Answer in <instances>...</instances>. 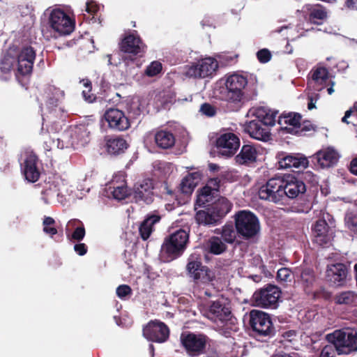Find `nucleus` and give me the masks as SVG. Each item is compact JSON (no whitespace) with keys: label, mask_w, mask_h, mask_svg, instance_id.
<instances>
[{"label":"nucleus","mask_w":357,"mask_h":357,"mask_svg":"<svg viewBox=\"0 0 357 357\" xmlns=\"http://www.w3.org/2000/svg\"><path fill=\"white\" fill-rule=\"evenodd\" d=\"M222 81V85L215 88L214 94L218 99L226 102L229 111H239L247 102L257 96L256 91L253 92L252 96L246 94L245 89L248 85V79L241 74H227Z\"/></svg>","instance_id":"obj_1"},{"label":"nucleus","mask_w":357,"mask_h":357,"mask_svg":"<svg viewBox=\"0 0 357 357\" xmlns=\"http://www.w3.org/2000/svg\"><path fill=\"white\" fill-rule=\"evenodd\" d=\"M189 241L188 233L178 229L165 238L162 244L160 259L163 262H170L183 255Z\"/></svg>","instance_id":"obj_2"},{"label":"nucleus","mask_w":357,"mask_h":357,"mask_svg":"<svg viewBox=\"0 0 357 357\" xmlns=\"http://www.w3.org/2000/svg\"><path fill=\"white\" fill-rule=\"evenodd\" d=\"M231 208V204L225 197H219L208 205L205 210L197 212L196 221L199 225H214L227 214Z\"/></svg>","instance_id":"obj_3"},{"label":"nucleus","mask_w":357,"mask_h":357,"mask_svg":"<svg viewBox=\"0 0 357 357\" xmlns=\"http://www.w3.org/2000/svg\"><path fill=\"white\" fill-rule=\"evenodd\" d=\"M328 343L335 345L337 353L349 354L357 351V331L354 329L344 328L336 330L326 335Z\"/></svg>","instance_id":"obj_4"},{"label":"nucleus","mask_w":357,"mask_h":357,"mask_svg":"<svg viewBox=\"0 0 357 357\" xmlns=\"http://www.w3.org/2000/svg\"><path fill=\"white\" fill-rule=\"evenodd\" d=\"M186 269L188 275L194 279L196 285L200 287L202 284L211 286V282L215 278L214 273L207 267L202 266L199 255L193 253L188 259Z\"/></svg>","instance_id":"obj_5"},{"label":"nucleus","mask_w":357,"mask_h":357,"mask_svg":"<svg viewBox=\"0 0 357 357\" xmlns=\"http://www.w3.org/2000/svg\"><path fill=\"white\" fill-rule=\"evenodd\" d=\"M235 227L237 233L245 239L255 237L260 231L259 219L248 211H241L236 214Z\"/></svg>","instance_id":"obj_6"},{"label":"nucleus","mask_w":357,"mask_h":357,"mask_svg":"<svg viewBox=\"0 0 357 357\" xmlns=\"http://www.w3.org/2000/svg\"><path fill=\"white\" fill-rule=\"evenodd\" d=\"M218 68V61L212 57H206L185 67V75L195 79L212 78Z\"/></svg>","instance_id":"obj_7"},{"label":"nucleus","mask_w":357,"mask_h":357,"mask_svg":"<svg viewBox=\"0 0 357 357\" xmlns=\"http://www.w3.org/2000/svg\"><path fill=\"white\" fill-rule=\"evenodd\" d=\"M280 295L281 291L278 287L268 284L253 294L252 302L257 307L275 308L278 306Z\"/></svg>","instance_id":"obj_8"},{"label":"nucleus","mask_w":357,"mask_h":357,"mask_svg":"<svg viewBox=\"0 0 357 357\" xmlns=\"http://www.w3.org/2000/svg\"><path fill=\"white\" fill-rule=\"evenodd\" d=\"M49 24L54 31V37L69 35L75 28L71 18L62 10L54 9L50 14Z\"/></svg>","instance_id":"obj_9"},{"label":"nucleus","mask_w":357,"mask_h":357,"mask_svg":"<svg viewBox=\"0 0 357 357\" xmlns=\"http://www.w3.org/2000/svg\"><path fill=\"white\" fill-rule=\"evenodd\" d=\"M282 184V176L268 179L259 189L258 195L259 199L283 204Z\"/></svg>","instance_id":"obj_10"},{"label":"nucleus","mask_w":357,"mask_h":357,"mask_svg":"<svg viewBox=\"0 0 357 357\" xmlns=\"http://www.w3.org/2000/svg\"><path fill=\"white\" fill-rule=\"evenodd\" d=\"M64 91L60 89L50 85L46 87L44 98L47 109L52 117L62 119L64 117V109L59 107V104L64 99Z\"/></svg>","instance_id":"obj_11"},{"label":"nucleus","mask_w":357,"mask_h":357,"mask_svg":"<svg viewBox=\"0 0 357 357\" xmlns=\"http://www.w3.org/2000/svg\"><path fill=\"white\" fill-rule=\"evenodd\" d=\"M349 277V267L343 263L327 265L325 280L332 287H340L346 285Z\"/></svg>","instance_id":"obj_12"},{"label":"nucleus","mask_w":357,"mask_h":357,"mask_svg":"<svg viewBox=\"0 0 357 357\" xmlns=\"http://www.w3.org/2000/svg\"><path fill=\"white\" fill-rule=\"evenodd\" d=\"M250 324L257 337L269 336L273 331V323L269 315L259 310H252L250 313Z\"/></svg>","instance_id":"obj_13"},{"label":"nucleus","mask_w":357,"mask_h":357,"mask_svg":"<svg viewBox=\"0 0 357 357\" xmlns=\"http://www.w3.org/2000/svg\"><path fill=\"white\" fill-rule=\"evenodd\" d=\"M201 312L212 321L221 323L227 321L231 314L229 307L222 300H217L203 306Z\"/></svg>","instance_id":"obj_14"},{"label":"nucleus","mask_w":357,"mask_h":357,"mask_svg":"<svg viewBox=\"0 0 357 357\" xmlns=\"http://www.w3.org/2000/svg\"><path fill=\"white\" fill-rule=\"evenodd\" d=\"M89 132L84 125L71 127L63 133L62 140L63 141L68 138H71L72 140H68L65 144L61 145V146H72L76 149L79 146H84L89 142Z\"/></svg>","instance_id":"obj_15"},{"label":"nucleus","mask_w":357,"mask_h":357,"mask_svg":"<svg viewBox=\"0 0 357 357\" xmlns=\"http://www.w3.org/2000/svg\"><path fill=\"white\" fill-rule=\"evenodd\" d=\"M240 146L238 137L233 132L221 134L216 139L218 153L226 157L234 155Z\"/></svg>","instance_id":"obj_16"},{"label":"nucleus","mask_w":357,"mask_h":357,"mask_svg":"<svg viewBox=\"0 0 357 357\" xmlns=\"http://www.w3.org/2000/svg\"><path fill=\"white\" fill-rule=\"evenodd\" d=\"M282 197L283 204L287 199H295L300 194L305 192L306 188L305 183L296 178L294 176L288 174L282 176Z\"/></svg>","instance_id":"obj_17"},{"label":"nucleus","mask_w":357,"mask_h":357,"mask_svg":"<svg viewBox=\"0 0 357 357\" xmlns=\"http://www.w3.org/2000/svg\"><path fill=\"white\" fill-rule=\"evenodd\" d=\"M181 341L188 354L194 356L199 355L204 351L206 344V336L195 333L182 334Z\"/></svg>","instance_id":"obj_18"},{"label":"nucleus","mask_w":357,"mask_h":357,"mask_svg":"<svg viewBox=\"0 0 357 357\" xmlns=\"http://www.w3.org/2000/svg\"><path fill=\"white\" fill-rule=\"evenodd\" d=\"M169 335L168 327L158 321H150L143 328V335L148 340L162 343L165 342Z\"/></svg>","instance_id":"obj_19"},{"label":"nucleus","mask_w":357,"mask_h":357,"mask_svg":"<svg viewBox=\"0 0 357 357\" xmlns=\"http://www.w3.org/2000/svg\"><path fill=\"white\" fill-rule=\"evenodd\" d=\"M104 118L108 123V126L117 131H124L130 126V121L124 112L119 109L110 108L107 109Z\"/></svg>","instance_id":"obj_20"},{"label":"nucleus","mask_w":357,"mask_h":357,"mask_svg":"<svg viewBox=\"0 0 357 357\" xmlns=\"http://www.w3.org/2000/svg\"><path fill=\"white\" fill-rule=\"evenodd\" d=\"M36 51L31 46H24L19 52H16L17 70L22 75H26L32 71Z\"/></svg>","instance_id":"obj_21"},{"label":"nucleus","mask_w":357,"mask_h":357,"mask_svg":"<svg viewBox=\"0 0 357 357\" xmlns=\"http://www.w3.org/2000/svg\"><path fill=\"white\" fill-rule=\"evenodd\" d=\"M277 158L280 169H305L308 166L307 158L300 153H280Z\"/></svg>","instance_id":"obj_22"},{"label":"nucleus","mask_w":357,"mask_h":357,"mask_svg":"<svg viewBox=\"0 0 357 357\" xmlns=\"http://www.w3.org/2000/svg\"><path fill=\"white\" fill-rule=\"evenodd\" d=\"M126 175L123 172L115 174L108 186L107 192L117 200H122L128 195V189L126 185Z\"/></svg>","instance_id":"obj_23"},{"label":"nucleus","mask_w":357,"mask_h":357,"mask_svg":"<svg viewBox=\"0 0 357 357\" xmlns=\"http://www.w3.org/2000/svg\"><path fill=\"white\" fill-rule=\"evenodd\" d=\"M63 185L64 180L59 175L53 174L49 176L42 192V199L45 203L49 204L52 198L59 196Z\"/></svg>","instance_id":"obj_24"},{"label":"nucleus","mask_w":357,"mask_h":357,"mask_svg":"<svg viewBox=\"0 0 357 357\" xmlns=\"http://www.w3.org/2000/svg\"><path fill=\"white\" fill-rule=\"evenodd\" d=\"M248 114L255 117L266 126H273L275 123L278 111L267 106H257L250 109Z\"/></svg>","instance_id":"obj_25"},{"label":"nucleus","mask_w":357,"mask_h":357,"mask_svg":"<svg viewBox=\"0 0 357 357\" xmlns=\"http://www.w3.org/2000/svg\"><path fill=\"white\" fill-rule=\"evenodd\" d=\"M37 164V156L31 152L26 154L23 164L21 165L22 171L25 179L30 183L37 181L40 177V172Z\"/></svg>","instance_id":"obj_26"},{"label":"nucleus","mask_w":357,"mask_h":357,"mask_svg":"<svg viewBox=\"0 0 357 357\" xmlns=\"http://www.w3.org/2000/svg\"><path fill=\"white\" fill-rule=\"evenodd\" d=\"M153 185L151 179H144L135 186L134 198L137 202L146 204L153 201Z\"/></svg>","instance_id":"obj_27"},{"label":"nucleus","mask_w":357,"mask_h":357,"mask_svg":"<svg viewBox=\"0 0 357 357\" xmlns=\"http://www.w3.org/2000/svg\"><path fill=\"white\" fill-rule=\"evenodd\" d=\"M261 152V149L259 146L250 144H244L235 159L236 162L240 165H250L257 161Z\"/></svg>","instance_id":"obj_28"},{"label":"nucleus","mask_w":357,"mask_h":357,"mask_svg":"<svg viewBox=\"0 0 357 357\" xmlns=\"http://www.w3.org/2000/svg\"><path fill=\"white\" fill-rule=\"evenodd\" d=\"M244 130L250 137L259 141L268 142L271 139L270 130L255 120L246 123Z\"/></svg>","instance_id":"obj_29"},{"label":"nucleus","mask_w":357,"mask_h":357,"mask_svg":"<svg viewBox=\"0 0 357 357\" xmlns=\"http://www.w3.org/2000/svg\"><path fill=\"white\" fill-rule=\"evenodd\" d=\"M145 49V45L137 35L136 32L126 36L121 44V50L123 52L135 55L144 52Z\"/></svg>","instance_id":"obj_30"},{"label":"nucleus","mask_w":357,"mask_h":357,"mask_svg":"<svg viewBox=\"0 0 357 357\" xmlns=\"http://www.w3.org/2000/svg\"><path fill=\"white\" fill-rule=\"evenodd\" d=\"M301 115L296 112L283 113L278 117V124L281 129L289 133H296L300 128Z\"/></svg>","instance_id":"obj_31"},{"label":"nucleus","mask_w":357,"mask_h":357,"mask_svg":"<svg viewBox=\"0 0 357 357\" xmlns=\"http://www.w3.org/2000/svg\"><path fill=\"white\" fill-rule=\"evenodd\" d=\"M329 227L325 220L319 219L314 225V243L320 246H327L331 239L328 234Z\"/></svg>","instance_id":"obj_32"},{"label":"nucleus","mask_w":357,"mask_h":357,"mask_svg":"<svg viewBox=\"0 0 357 357\" xmlns=\"http://www.w3.org/2000/svg\"><path fill=\"white\" fill-rule=\"evenodd\" d=\"M321 167H329L336 164L339 159L338 153L333 148L322 149L314 155Z\"/></svg>","instance_id":"obj_33"},{"label":"nucleus","mask_w":357,"mask_h":357,"mask_svg":"<svg viewBox=\"0 0 357 357\" xmlns=\"http://www.w3.org/2000/svg\"><path fill=\"white\" fill-rule=\"evenodd\" d=\"M66 233L70 240L81 241L85 236V228L83 223L77 220L73 219L68 221L66 228Z\"/></svg>","instance_id":"obj_34"},{"label":"nucleus","mask_w":357,"mask_h":357,"mask_svg":"<svg viewBox=\"0 0 357 357\" xmlns=\"http://www.w3.org/2000/svg\"><path fill=\"white\" fill-rule=\"evenodd\" d=\"M16 65L17 66L16 52L14 49L10 48L0 59V73L2 75L10 74Z\"/></svg>","instance_id":"obj_35"},{"label":"nucleus","mask_w":357,"mask_h":357,"mask_svg":"<svg viewBox=\"0 0 357 357\" xmlns=\"http://www.w3.org/2000/svg\"><path fill=\"white\" fill-rule=\"evenodd\" d=\"M202 174L199 172L189 173L185 176L180 185L181 191L184 194L191 193L201 180Z\"/></svg>","instance_id":"obj_36"},{"label":"nucleus","mask_w":357,"mask_h":357,"mask_svg":"<svg viewBox=\"0 0 357 357\" xmlns=\"http://www.w3.org/2000/svg\"><path fill=\"white\" fill-rule=\"evenodd\" d=\"M126 141L120 137H112L107 140L106 148L111 155H119L128 148Z\"/></svg>","instance_id":"obj_37"},{"label":"nucleus","mask_w":357,"mask_h":357,"mask_svg":"<svg viewBox=\"0 0 357 357\" xmlns=\"http://www.w3.org/2000/svg\"><path fill=\"white\" fill-rule=\"evenodd\" d=\"M155 142L160 148L167 149L174 146L175 137L174 135L167 130L158 131L155 135Z\"/></svg>","instance_id":"obj_38"},{"label":"nucleus","mask_w":357,"mask_h":357,"mask_svg":"<svg viewBox=\"0 0 357 357\" xmlns=\"http://www.w3.org/2000/svg\"><path fill=\"white\" fill-rule=\"evenodd\" d=\"M160 220V217L157 215L148 216L140 225L139 231L143 240H146L153 231V225Z\"/></svg>","instance_id":"obj_39"},{"label":"nucleus","mask_w":357,"mask_h":357,"mask_svg":"<svg viewBox=\"0 0 357 357\" xmlns=\"http://www.w3.org/2000/svg\"><path fill=\"white\" fill-rule=\"evenodd\" d=\"M215 232L221 235L223 240L229 243H232L236 237V230L231 224L225 225L221 229H216Z\"/></svg>","instance_id":"obj_40"},{"label":"nucleus","mask_w":357,"mask_h":357,"mask_svg":"<svg viewBox=\"0 0 357 357\" xmlns=\"http://www.w3.org/2000/svg\"><path fill=\"white\" fill-rule=\"evenodd\" d=\"M328 70L325 67H317L314 70V89H316V86L318 84L326 85L328 84Z\"/></svg>","instance_id":"obj_41"},{"label":"nucleus","mask_w":357,"mask_h":357,"mask_svg":"<svg viewBox=\"0 0 357 357\" xmlns=\"http://www.w3.org/2000/svg\"><path fill=\"white\" fill-rule=\"evenodd\" d=\"M335 302L339 305H352L356 302L357 294L351 291H342L335 296Z\"/></svg>","instance_id":"obj_42"},{"label":"nucleus","mask_w":357,"mask_h":357,"mask_svg":"<svg viewBox=\"0 0 357 357\" xmlns=\"http://www.w3.org/2000/svg\"><path fill=\"white\" fill-rule=\"evenodd\" d=\"M301 284L307 294L312 293V273L310 268H305L301 273Z\"/></svg>","instance_id":"obj_43"},{"label":"nucleus","mask_w":357,"mask_h":357,"mask_svg":"<svg viewBox=\"0 0 357 357\" xmlns=\"http://www.w3.org/2000/svg\"><path fill=\"white\" fill-rule=\"evenodd\" d=\"M142 103L139 98H133L128 106L130 118L138 119L142 113Z\"/></svg>","instance_id":"obj_44"},{"label":"nucleus","mask_w":357,"mask_h":357,"mask_svg":"<svg viewBox=\"0 0 357 357\" xmlns=\"http://www.w3.org/2000/svg\"><path fill=\"white\" fill-rule=\"evenodd\" d=\"M344 222L346 227L357 235V212L348 211L345 213Z\"/></svg>","instance_id":"obj_45"},{"label":"nucleus","mask_w":357,"mask_h":357,"mask_svg":"<svg viewBox=\"0 0 357 357\" xmlns=\"http://www.w3.org/2000/svg\"><path fill=\"white\" fill-rule=\"evenodd\" d=\"M208 246L211 252L215 255H220L226 249V245L218 237H212L208 241Z\"/></svg>","instance_id":"obj_46"},{"label":"nucleus","mask_w":357,"mask_h":357,"mask_svg":"<svg viewBox=\"0 0 357 357\" xmlns=\"http://www.w3.org/2000/svg\"><path fill=\"white\" fill-rule=\"evenodd\" d=\"M153 167L164 176L171 174L174 170V167L172 163L165 161H155Z\"/></svg>","instance_id":"obj_47"},{"label":"nucleus","mask_w":357,"mask_h":357,"mask_svg":"<svg viewBox=\"0 0 357 357\" xmlns=\"http://www.w3.org/2000/svg\"><path fill=\"white\" fill-rule=\"evenodd\" d=\"M328 17V11L326 7L320 4H314V20L324 21ZM322 22H318L314 20V24H321Z\"/></svg>","instance_id":"obj_48"},{"label":"nucleus","mask_w":357,"mask_h":357,"mask_svg":"<svg viewBox=\"0 0 357 357\" xmlns=\"http://www.w3.org/2000/svg\"><path fill=\"white\" fill-rule=\"evenodd\" d=\"M162 70V65L158 61H152L145 69L146 76L152 77L158 75Z\"/></svg>","instance_id":"obj_49"},{"label":"nucleus","mask_w":357,"mask_h":357,"mask_svg":"<svg viewBox=\"0 0 357 357\" xmlns=\"http://www.w3.org/2000/svg\"><path fill=\"white\" fill-rule=\"evenodd\" d=\"M54 220L51 217H45L43 220V231L52 236L57 234V229L54 227Z\"/></svg>","instance_id":"obj_50"},{"label":"nucleus","mask_w":357,"mask_h":357,"mask_svg":"<svg viewBox=\"0 0 357 357\" xmlns=\"http://www.w3.org/2000/svg\"><path fill=\"white\" fill-rule=\"evenodd\" d=\"M281 342L282 343H292L294 348H297V346L295 345V342L297 340V334L296 332L294 330H289L284 332L282 335Z\"/></svg>","instance_id":"obj_51"},{"label":"nucleus","mask_w":357,"mask_h":357,"mask_svg":"<svg viewBox=\"0 0 357 357\" xmlns=\"http://www.w3.org/2000/svg\"><path fill=\"white\" fill-rule=\"evenodd\" d=\"M277 278L280 282H290L292 278V273L289 268H281L278 271Z\"/></svg>","instance_id":"obj_52"},{"label":"nucleus","mask_w":357,"mask_h":357,"mask_svg":"<svg viewBox=\"0 0 357 357\" xmlns=\"http://www.w3.org/2000/svg\"><path fill=\"white\" fill-rule=\"evenodd\" d=\"M335 352H337L335 345L330 343L322 348L319 357H335Z\"/></svg>","instance_id":"obj_53"},{"label":"nucleus","mask_w":357,"mask_h":357,"mask_svg":"<svg viewBox=\"0 0 357 357\" xmlns=\"http://www.w3.org/2000/svg\"><path fill=\"white\" fill-rule=\"evenodd\" d=\"M257 59L260 63H265L271 60V54L267 49H262L257 52Z\"/></svg>","instance_id":"obj_54"},{"label":"nucleus","mask_w":357,"mask_h":357,"mask_svg":"<svg viewBox=\"0 0 357 357\" xmlns=\"http://www.w3.org/2000/svg\"><path fill=\"white\" fill-rule=\"evenodd\" d=\"M131 294V288L126 284H121L116 289V294L119 298L123 299Z\"/></svg>","instance_id":"obj_55"},{"label":"nucleus","mask_w":357,"mask_h":357,"mask_svg":"<svg viewBox=\"0 0 357 357\" xmlns=\"http://www.w3.org/2000/svg\"><path fill=\"white\" fill-rule=\"evenodd\" d=\"M200 112L209 117L213 116L215 114V109L214 107L208 103H204L201 106Z\"/></svg>","instance_id":"obj_56"},{"label":"nucleus","mask_w":357,"mask_h":357,"mask_svg":"<svg viewBox=\"0 0 357 357\" xmlns=\"http://www.w3.org/2000/svg\"><path fill=\"white\" fill-rule=\"evenodd\" d=\"M302 13L303 14V17H305V19L309 22H312V7L310 4H305L303 9H302Z\"/></svg>","instance_id":"obj_57"},{"label":"nucleus","mask_w":357,"mask_h":357,"mask_svg":"<svg viewBox=\"0 0 357 357\" xmlns=\"http://www.w3.org/2000/svg\"><path fill=\"white\" fill-rule=\"evenodd\" d=\"M301 344L307 347H310L312 345V337L311 333H307L304 332L300 336Z\"/></svg>","instance_id":"obj_58"},{"label":"nucleus","mask_w":357,"mask_h":357,"mask_svg":"<svg viewBox=\"0 0 357 357\" xmlns=\"http://www.w3.org/2000/svg\"><path fill=\"white\" fill-rule=\"evenodd\" d=\"M215 192H217V188L216 187H212L210 185H206L204 188H202L199 194L202 195H207V196L213 197Z\"/></svg>","instance_id":"obj_59"},{"label":"nucleus","mask_w":357,"mask_h":357,"mask_svg":"<svg viewBox=\"0 0 357 357\" xmlns=\"http://www.w3.org/2000/svg\"><path fill=\"white\" fill-rule=\"evenodd\" d=\"M212 200V197L207 195L198 194L197 198V204L200 206H204L207 203Z\"/></svg>","instance_id":"obj_60"},{"label":"nucleus","mask_w":357,"mask_h":357,"mask_svg":"<svg viewBox=\"0 0 357 357\" xmlns=\"http://www.w3.org/2000/svg\"><path fill=\"white\" fill-rule=\"evenodd\" d=\"M99 10V6L95 1L86 3V11L90 14H94Z\"/></svg>","instance_id":"obj_61"},{"label":"nucleus","mask_w":357,"mask_h":357,"mask_svg":"<svg viewBox=\"0 0 357 357\" xmlns=\"http://www.w3.org/2000/svg\"><path fill=\"white\" fill-rule=\"evenodd\" d=\"M74 250L79 255L83 256L87 252V247L84 243H77L74 245Z\"/></svg>","instance_id":"obj_62"},{"label":"nucleus","mask_w":357,"mask_h":357,"mask_svg":"<svg viewBox=\"0 0 357 357\" xmlns=\"http://www.w3.org/2000/svg\"><path fill=\"white\" fill-rule=\"evenodd\" d=\"M331 296V294L325 290L324 289H321L320 291H314V299L316 298L321 297L326 300L329 299Z\"/></svg>","instance_id":"obj_63"},{"label":"nucleus","mask_w":357,"mask_h":357,"mask_svg":"<svg viewBox=\"0 0 357 357\" xmlns=\"http://www.w3.org/2000/svg\"><path fill=\"white\" fill-rule=\"evenodd\" d=\"M349 169L353 175L357 176V156L351 160Z\"/></svg>","instance_id":"obj_64"}]
</instances>
